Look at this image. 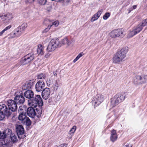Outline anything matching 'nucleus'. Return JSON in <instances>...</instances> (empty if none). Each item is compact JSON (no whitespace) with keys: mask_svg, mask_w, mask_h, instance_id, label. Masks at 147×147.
Instances as JSON below:
<instances>
[{"mask_svg":"<svg viewBox=\"0 0 147 147\" xmlns=\"http://www.w3.org/2000/svg\"><path fill=\"white\" fill-rule=\"evenodd\" d=\"M0 110L2 111L5 117L6 116L7 117H9L13 112L9 107L8 108L5 104L0 105Z\"/></svg>","mask_w":147,"mask_h":147,"instance_id":"obj_5","label":"nucleus"},{"mask_svg":"<svg viewBox=\"0 0 147 147\" xmlns=\"http://www.w3.org/2000/svg\"><path fill=\"white\" fill-rule=\"evenodd\" d=\"M84 55V53L82 52H81L79 54L75 59L74 60V63H75L80 57Z\"/></svg>","mask_w":147,"mask_h":147,"instance_id":"obj_36","label":"nucleus"},{"mask_svg":"<svg viewBox=\"0 0 147 147\" xmlns=\"http://www.w3.org/2000/svg\"><path fill=\"white\" fill-rule=\"evenodd\" d=\"M34 58V54L33 53H29L22 58L20 63L22 65H24L29 63L33 60Z\"/></svg>","mask_w":147,"mask_h":147,"instance_id":"obj_3","label":"nucleus"},{"mask_svg":"<svg viewBox=\"0 0 147 147\" xmlns=\"http://www.w3.org/2000/svg\"><path fill=\"white\" fill-rule=\"evenodd\" d=\"M56 48L58 47L59 44V41L58 39H53L51 40L50 42Z\"/></svg>","mask_w":147,"mask_h":147,"instance_id":"obj_22","label":"nucleus"},{"mask_svg":"<svg viewBox=\"0 0 147 147\" xmlns=\"http://www.w3.org/2000/svg\"><path fill=\"white\" fill-rule=\"evenodd\" d=\"M52 26V25H49L47 28H46L43 31L44 32H48L49 30L50 29L51 27Z\"/></svg>","mask_w":147,"mask_h":147,"instance_id":"obj_45","label":"nucleus"},{"mask_svg":"<svg viewBox=\"0 0 147 147\" xmlns=\"http://www.w3.org/2000/svg\"><path fill=\"white\" fill-rule=\"evenodd\" d=\"M144 80L145 83H147V75H144Z\"/></svg>","mask_w":147,"mask_h":147,"instance_id":"obj_52","label":"nucleus"},{"mask_svg":"<svg viewBox=\"0 0 147 147\" xmlns=\"http://www.w3.org/2000/svg\"><path fill=\"white\" fill-rule=\"evenodd\" d=\"M129 11L128 12V13H129L131 12V10H128Z\"/></svg>","mask_w":147,"mask_h":147,"instance_id":"obj_56","label":"nucleus"},{"mask_svg":"<svg viewBox=\"0 0 147 147\" xmlns=\"http://www.w3.org/2000/svg\"><path fill=\"white\" fill-rule=\"evenodd\" d=\"M118 95H115L113 98L111 99V104L112 107H114L120 102L118 99Z\"/></svg>","mask_w":147,"mask_h":147,"instance_id":"obj_16","label":"nucleus"},{"mask_svg":"<svg viewBox=\"0 0 147 147\" xmlns=\"http://www.w3.org/2000/svg\"><path fill=\"white\" fill-rule=\"evenodd\" d=\"M10 137L11 141H9L8 142H11L12 144H15L18 142V138L17 137V136L14 134L10 136Z\"/></svg>","mask_w":147,"mask_h":147,"instance_id":"obj_20","label":"nucleus"},{"mask_svg":"<svg viewBox=\"0 0 147 147\" xmlns=\"http://www.w3.org/2000/svg\"><path fill=\"white\" fill-rule=\"evenodd\" d=\"M4 131L2 132L0 131V139H3L6 138V135Z\"/></svg>","mask_w":147,"mask_h":147,"instance_id":"obj_33","label":"nucleus"},{"mask_svg":"<svg viewBox=\"0 0 147 147\" xmlns=\"http://www.w3.org/2000/svg\"><path fill=\"white\" fill-rule=\"evenodd\" d=\"M104 99L103 96L98 94L95 97H94L91 102L92 104L94 107H97L103 102Z\"/></svg>","mask_w":147,"mask_h":147,"instance_id":"obj_6","label":"nucleus"},{"mask_svg":"<svg viewBox=\"0 0 147 147\" xmlns=\"http://www.w3.org/2000/svg\"><path fill=\"white\" fill-rule=\"evenodd\" d=\"M16 131L18 138H22V136L24 134V130L23 126L21 125H17L16 127Z\"/></svg>","mask_w":147,"mask_h":147,"instance_id":"obj_11","label":"nucleus"},{"mask_svg":"<svg viewBox=\"0 0 147 147\" xmlns=\"http://www.w3.org/2000/svg\"><path fill=\"white\" fill-rule=\"evenodd\" d=\"M4 33V32H3V30L0 32V36H2Z\"/></svg>","mask_w":147,"mask_h":147,"instance_id":"obj_54","label":"nucleus"},{"mask_svg":"<svg viewBox=\"0 0 147 147\" xmlns=\"http://www.w3.org/2000/svg\"><path fill=\"white\" fill-rule=\"evenodd\" d=\"M111 38H115V30L112 31L109 34Z\"/></svg>","mask_w":147,"mask_h":147,"instance_id":"obj_40","label":"nucleus"},{"mask_svg":"<svg viewBox=\"0 0 147 147\" xmlns=\"http://www.w3.org/2000/svg\"><path fill=\"white\" fill-rule=\"evenodd\" d=\"M117 136L116 131L114 130H113L111 132V136L110 137L111 140L114 142L117 139Z\"/></svg>","mask_w":147,"mask_h":147,"instance_id":"obj_18","label":"nucleus"},{"mask_svg":"<svg viewBox=\"0 0 147 147\" xmlns=\"http://www.w3.org/2000/svg\"><path fill=\"white\" fill-rule=\"evenodd\" d=\"M128 51V47H123L121 50H119L113 57V63H119L123 61L126 57Z\"/></svg>","mask_w":147,"mask_h":147,"instance_id":"obj_2","label":"nucleus"},{"mask_svg":"<svg viewBox=\"0 0 147 147\" xmlns=\"http://www.w3.org/2000/svg\"><path fill=\"white\" fill-rule=\"evenodd\" d=\"M58 2H61L63 1L64 0H57Z\"/></svg>","mask_w":147,"mask_h":147,"instance_id":"obj_55","label":"nucleus"},{"mask_svg":"<svg viewBox=\"0 0 147 147\" xmlns=\"http://www.w3.org/2000/svg\"><path fill=\"white\" fill-rule=\"evenodd\" d=\"M19 29V28H17L14 31V32L13 33V35H14V36L13 37L19 36L22 34V33L20 31Z\"/></svg>","mask_w":147,"mask_h":147,"instance_id":"obj_28","label":"nucleus"},{"mask_svg":"<svg viewBox=\"0 0 147 147\" xmlns=\"http://www.w3.org/2000/svg\"><path fill=\"white\" fill-rule=\"evenodd\" d=\"M137 7V5H135L133 6V9H135Z\"/></svg>","mask_w":147,"mask_h":147,"instance_id":"obj_53","label":"nucleus"},{"mask_svg":"<svg viewBox=\"0 0 147 147\" xmlns=\"http://www.w3.org/2000/svg\"><path fill=\"white\" fill-rule=\"evenodd\" d=\"M110 13L109 12L106 13L103 16V19L105 20H106L110 16Z\"/></svg>","mask_w":147,"mask_h":147,"instance_id":"obj_39","label":"nucleus"},{"mask_svg":"<svg viewBox=\"0 0 147 147\" xmlns=\"http://www.w3.org/2000/svg\"><path fill=\"white\" fill-rule=\"evenodd\" d=\"M26 3H33L34 0H24Z\"/></svg>","mask_w":147,"mask_h":147,"instance_id":"obj_46","label":"nucleus"},{"mask_svg":"<svg viewBox=\"0 0 147 147\" xmlns=\"http://www.w3.org/2000/svg\"><path fill=\"white\" fill-rule=\"evenodd\" d=\"M11 26L10 25L6 27L5 28H4L3 30L4 32L5 31L11 28Z\"/></svg>","mask_w":147,"mask_h":147,"instance_id":"obj_47","label":"nucleus"},{"mask_svg":"<svg viewBox=\"0 0 147 147\" xmlns=\"http://www.w3.org/2000/svg\"><path fill=\"white\" fill-rule=\"evenodd\" d=\"M116 95H118V97L117 98V99L118 100H119V102H121L122 101L124 100L125 97V94H116Z\"/></svg>","mask_w":147,"mask_h":147,"instance_id":"obj_26","label":"nucleus"},{"mask_svg":"<svg viewBox=\"0 0 147 147\" xmlns=\"http://www.w3.org/2000/svg\"><path fill=\"white\" fill-rule=\"evenodd\" d=\"M22 122L28 126H30L31 123V121L28 117L24 119V121Z\"/></svg>","mask_w":147,"mask_h":147,"instance_id":"obj_30","label":"nucleus"},{"mask_svg":"<svg viewBox=\"0 0 147 147\" xmlns=\"http://www.w3.org/2000/svg\"><path fill=\"white\" fill-rule=\"evenodd\" d=\"M20 27L22 28V29L25 30L27 26V24L26 23H24L21 26H20Z\"/></svg>","mask_w":147,"mask_h":147,"instance_id":"obj_43","label":"nucleus"},{"mask_svg":"<svg viewBox=\"0 0 147 147\" xmlns=\"http://www.w3.org/2000/svg\"><path fill=\"white\" fill-rule=\"evenodd\" d=\"M46 2V1L45 0H39L38 3L40 5H45Z\"/></svg>","mask_w":147,"mask_h":147,"instance_id":"obj_42","label":"nucleus"},{"mask_svg":"<svg viewBox=\"0 0 147 147\" xmlns=\"http://www.w3.org/2000/svg\"><path fill=\"white\" fill-rule=\"evenodd\" d=\"M5 134H6V136H9V137H10V136L12 134H13L12 133V131L11 130L9 129H7L5 130L4 131Z\"/></svg>","mask_w":147,"mask_h":147,"instance_id":"obj_32","label":"nucleus"},{"mask_svg":"<svg viewBox=\"0 0 147 147\" xmlns=\"http://www.w3.org/2000/svg\"><path fill=\"white\" fill-rule=\"evenodd\" d=\"M7 104L8 107L12 110L13 111H16L17 110V103L15 100L11 99L8 100L7 102Z\"/></svg>","mask_w":147,"mask_h":147,"instance_id":"obj_10","label":"nucleus"},{"mask_svg":"<svg viewBox=\"0 0 147 147\" xmlns=\"http://www.w3.org/2000/svg\"><path fill=\"white\" fill-rule=\"evenodd\" d=\"M0 17L3 23L8 24L11 22L13 18V16L12 13L8 12L3 14L0 16Z\"/></svg>","mask_w":147,"mask_h":147,"instance_id":"obj_4","label":"nucleus"},{"mask_svg":"<svg viewBox=\"0 0 147 147\" xmlns=\"http://www.w3.org/2000/svg\"><path fill=\"white\" fill-rule=\"evenodd\" d=\"M37 52L38 53L41 55H42L43 53V48L41 44H39L38 45V48L37 49Z\"/></svg>","mask_w":147,"mask_h":147,"instance_id":"obj_25","label":"nucleus"},{"mask_svg":"<svg viewBox=\"0 0 147 147\" xmlns=\"http://www.w3.org/2000/svg\"><path fill=\"white\" fill-rule=\"evenodd\" d=\"M118 32V37L121 38L123 37L125 34L123 30L122 29H117Z\"/></svg>","mask_w":147,"mask_h":147,"instance_id":"obj_29","label":"nucleus"},{"mask_svg":"<svg viewBox=\"0 0 147 147\" xmlns=\"http://www.w3.org/2000/svg\"><path fill=\"white\" fill-rule=\"evenodd\" d=\"M139 26L142 27V28L143 27L147 25V19L144 20L142 22L141 24H139L138 25Z\"/></svg>","mask_w":147,"mask_h":147,"instance_id":"obj_37","label":"nucleus"},{"mask_svg":"<svg viewBox=\"0 0 147 147\" xmlns=\"http://www.w3.org/2000/svg\"><path fill=\"white\" fill-rule=\"evenodd\" d=\"M46 77V75L43 73L40 74L38 75L37 78L40 79H45Z\"/></svg>","mask_w":147,"mask_h":147,"instance_id":"obj_35","label":"nucleus"},{"mask_svg":"<svg viewBox=\"0 0 147 147\" xmlns=\"http://www.w3.org/2000/svg\"><path fill=\"white\" fill-rule=\"evenodd\" d=\"M58 72V71L57 70H56L55 71H54L53 72L54 76H55L56 77H57Z\"/></svg>","mask_w":147,"mask_h":147,"instance_id":"obj_50","label":"nucleus"},{"mask_svg":"<svg viewBox=\"0 0 147 147\" xmlns=\"http://www.w3.org/2000/svg\"><path fill=\"white\" fill-rule=\"evenodd\" d=\"M34 84V81L33 80H31L24 84L22 87V89L24 90L31 89Z\"/></svg>","mask_w":147,"mask_h":147,"instance_id":"obj_13","label":"nucleus"},{"mask_svg":"<svg viewBox=\"0 0 147 147\" xmlns=\"http://www.w3.org/2000/svg\"><path fill=\"white\" fill-rule=\"evenodd\" d=\"M48 56V54H47V55H46L45 56L46 57H47Z\"/></svg>","mask_w":147,"mask_h":147,"instance_id":"obj_57","label":"nucleus"},{"mask_svg":"<svg viewBox=\"0 0 147 147\" xmlns=\"http://www.w3.org/2000/svg\"><path fill=\"white\" fill-rule=\"evenodd\" d=\"M61 43L63 45H66L69 46L71 44V42L67 37H65L61 40Z\"/></svg>","mask_w":147,"mask_h":147,"instance_id":"obj_21","label":"nucleus"},{"mask_svg":"<svg viewBox=\"0 0 147 147\" xmlns=\"http://www.w3.org/2000/svg\"><path fill=\"white\" fill-rule=\"evenodd\" d=\"M142 29V26L138 25L136 28L130 31L128 33L127 37L130 38L139 33Z\"/></svg>","mask_w":147,"mask_h":147,"instance_id":"obj_9","label":"nucleus"},{"mask_svg":"<svg viewBox=\"0 0 147 147\" xmlns=\"http://www.w3.org/2000/svg\"><path fill=\"white\" fill-rule=\"evenodd\" d=\"M115 38L117 37H118V30L117 29L115 30Z\"/></svg>","mask_w":147,"mask_h":147,"instance_id":"obj_49","label":"nucleus"},{"mask_svg":"<svg viewBox=\"0 0 147 147\" xmlns=\"http://www.w3.org/2000/svg\"><path fill=\"white\" fill-rule=\"evenodd\" d=\"M12 146L13 145L11 144V142H7L3 144V147H12Z\"/></svg>","mask_w":147,"mask_h":147,"instance_id":"obj_34","label":"nucleus"},{"mask_svg":"<svg viewBox=\"0 0 147 147\" xmlns=\"http://www.w3.org/2000/svg\"><path fill=\"white\" fill-rule=\"evenodd\" d=\"M47 84L48 86H50L52 84V82L50 78L48 79L47 80Z\"/></svg>","mask_w":147,"mask_h":147,"instance_id":"obj_41","label":"nucleus"},{"mask_svg":"<svg viewBox=\"0 0 147 147\" xmlns=\"http://www.w3.org/2000/svg\"><path fill=\"white\" fill-rule=\"evenodd\" d=\"M101 13V11H99L93 15L91 19V21L93 22L97 20L100 17Z\"/></svg>","mask_w":147,"mask_h":147,"instance_id":"obj_23","label":"nucleus"},{"mask_svg":"<svg viewBox=\"0 0 147 147\" xmlns=\"http://www.w3.org/2000/svg\"><path fill=\"white\" fill-rule=\"evenodd\" d=\"M27 109L28 108L26 106L22 105L19 107L18 111L20 113H26Z\"/></svg>","mask_w":147,"mask_h":147,"instance_id":"obj_17","label":"nucleus"},{"mask_svg":"<svg viewBox=\"0 0 147 147\" xmlns=\"http://www.w3.org/2000/svg\"><path fill=\"white\" fill-rule=\"evenodd\" d=\"M45 86V83L42 81L39 80L36 83L35 85L36 90L38 92L42 91Z\"/></svg>","mask_w":147,"mask_h":147,"instance_id":"obj_12","label":"nucleus"},{"mask_svg":"<svg viewBox=\"0 0 147 147\" xmlns=\"http://www.w3.org/2000/svg\"><path fill=\"white\" fill-rule=\"evenodd\" d=\"M59 84L57 80H56L55 83L52 85V88L55 91H56L58 89Z\"/></svg>","mask_w":147,"mask_h":147,"instance_id":"obj_31","label":"nucleus"},{"mask_svg":"<svg viewBox=\"0 0 147 147\" xmlns=\"http://www.w3.org/2000/svg\"><path fill=\"white\" fill-rule=\"evenodd\" d=\"M76 128V127L75 126H73L70 130L69 134H73L75 131Z\"/></svg>","mask_w":147,"mask_h":147,"instance_id":"obj_38","label":"nucleus"},{"mask_svg":"<svg viewBox=\"0 0 147 147\" xmlns=\"http://www.w3.org/2000/svg\"><path fill=\"white\" fill-rule=\"evenodd\" d=\"M56 49L55 47L50 42L47 48V50L48 51L51 52L55 50Z\"/></svg>","mask_w":147,"mask_h":147,"instance_id":"obj_24","label":"nucleus"},{"mask_svg":"<svg viewBox=\"0 0 147 147\" xmlns=\"http://www.w3.org/2000/svg\"><path fill=\"white\" fill-rule=\"evenodd\" d=\"M26 113H20L18 117V119L22 121V122L24 121V119L28 117L25 115Z\"/></svg>","mask_w":147,"mask_h":147,"instance_id":"obj_27","label":"nucleus"},{"mask_svg":"<svg viewBox=\"0 0 147 147\" xmlns=\"http://www.w3.org/2000/svg\"><path fill=\"white\" fill-rule=\"evenodd\" d=\"M19 92H16L15 93V97L14 100L17 104H22L25 101V98L22 95H19Z\"/></svg>","mask_w":147,"mask_h":147,"instance_id":"obj_8","label":"nucleus"},{"mask_svg":"<svg viewBox=\"0 0 147 147\" xmlns=\"http://www.w3.org/2000/svg\"><path fill=\"white\" fill-rule=\"evenodd\" d=\"M59 146L60 147H66L67 146V144H61Z\"/></svg>","mask_w":147,"mask_h":147,"instance_id":"obj_51","label":"nucleus"},{"mask_svg":"<svg viewBox=\"0 0 147 147\" xmlns=\"http://www.w3.org/2000/svg\"><path fill=\"white\" fill-rule=\"evenodd\" d=\"M50 94V89L48 88H46L42 90V95L44 99L47 100L49 98Z\"/></svg>","mask_w":147,"mask_h":147,"instance_id":"obj_14","label":"nucleus"},{"mask_svg":"<svg viewBox=\"0 0 147 147\" xmlns=\"http://www.w3.org/2000/svg\"><path fill=\"white\" fill-rule=\"evenodd\" d=\"M40 106V105H38L36 107H34L36 108L35 109V112L36 113V116L38 118L41 116L42 114V110L39 107Z\"/></svg>","mask_w":147,"mask_h":147,"instance_id":"obj_19","label":"nucleus"},{"mask_svg":"<svg viewBox=\"0 0 147 147\" xmlns=\"http://www.w3.org/2000/svg\"><path fill=\"white\" fill-rule=\"evenodd\" d=\"M59 24V22L58 21H56L55 22H53L52 26L53 25H54L55 27L57 26Z\"/></svg>","mask_w":147,"mask_h":147,"instance_id":"obj_44","label":"nucleus"},{"mask_svg":"<svg viewBox=\"0 0 147 147\" xmlns=\"http://www.w3.org/2000/svg\"><path fill=\"white\" fill-rule=\"evenodd\" d=\"M26 113L28 116L33 118H34L36 115L35 109L32 107L28 108Z\"/></svg>","mask_w":147,"mask_h":147,"instance_id":"obj_15","label":"nucleus"},{"mask_svg":"<svg viewBox=\"0 0 147 147\" xmlns=\"http://www.w3.org/2000/svg\"><path fill=\"white\" fill-rule=\"evenodd\" d=\"M17 28L19 29V30L22 34L24 31V30L22 29V28L20 27V26L18 27Z\"/></svg>","mask_w":147,"mask_h":147,"instance_id":"obj_48","label":"nucleus"},{"mask_svg":"<svg viewBox=\"0 0 147 147\" xmlns=\"http://www.w3.org/2000/svg\"><path fill=\"white\" fill-rule=\"evenodd\" d=\"M24 96L26 98L29 99L28 103L34 107L38 105L42 106L43 103L42 99L40 95H35L34 97L33 92L31 90H28L24 93Z\"/></svg>","mask_w":147,"mask_h":147,"instance_id":"obj_1","label":"nucleus"},{"mask_svg":"<svg viewBox=\"0 0 147 147\" xmlns=\"http://www.w3.org/2000/svg\"><path fill=\"white\" fill-rule=\"evenodd\" d=\"M147 29V27L146 28H145V29H144V31H145L146 30V29Z\"/></svg>","mask_w":147,"mask_h":147,"instance_id":"obj_58","label":"nucleus"},{"mask_svg":"<svg viewBox=\"0 0 147 147\" xmlns=\"http://www.w3.org/2000/svg\"><path fill=\"white\" fill-rule=\"evenodd\" d=\"M144 76V74L136 76L134 79V84L135 85H137L145 84Z\"/></svg>","mask_w":147,"mask_h":147,"instance_id":"obj_7","label":"nucleus"}]
</instances>
